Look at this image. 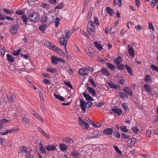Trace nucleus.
Instances as JSON below:
<instances>
[{
  "label": "nucleus",
  "instance_id": "obj_1",
  "mask_svg": "<svg viewBox=\"0 0 158 158\" xmlns=\"http://www.w3.org/2000/svg\"><path fill=\"white\" fill-rule=\"evenodd\" d=\"M87 31L88 33L92 37L95 35L96 29L95 28V24L93 21L90 20L87 24Z\"/></svg>",
  "mask_w": 158,
  "mask_h": 158
},
{
  "label": "nucleus",
  "instance_id": "obj_2",
  "mask_svg": "<svg viewBox=\"0 0 158 158\" xmlns=\"http://www.w3.org/2000/svg\"><path fill=\"white\" fill-rule=\"evenodd\" d=\"M121 58L120 56H118L113 60L114 64H115L117 68L120 70L125 69L124 65L121 63L122 62Z\"/></svg>",
  "mask_w": 158,
  "mask_h": 158
},
{
  "label": "nucleus",
  "instance_id": "obj_3",
  "mask_svg": "<svg viewBox=\"0 0 158 158\" xmlns=\"http://www.w3.org/2000/svg\"><path fill=\"white\" fill-rule=\"evenodd\" d=\"M28 18L31 21L36 22L39 20L40 17L36 12H31L28 15Z\"/></svg>",
  "mask_w": 158,
  "mask_h": 158
},
{
  "label": "nucleus",
  "instance_id": "obj_4",
  "mask_svg": "<svg viewBox=\"0 0 158 158\" xmlns=\"http://www.w3.org/2000/svg\"><path fill=\"white\" fill-rule=\"evenodd\" d=\"M65 38L64 35H62L59 38V41L61 46L64 45L65 50L67 52V45L68 40Z\"/></svg>",
  "mask_w": 158,
  "mask_h": 158
},
{
  "label": "nucleus",
  "instance_id": "obj_5",
  "mask_svg": "<svg viewBox=\"0 0 158 158\" xmlns=\"http://www.w3.org/2000/svg\"><path fill=\"white\" fill-rule=\"evenodd\" d=\"M78 121L79 123L83 128L88 130V128H89L88 123L85 120L81 118V117L78 118Z\"/></svg>",
  "mask_w": 158,
  "mask_h": 158
},
{
  "label": "nucleus",
  "instance_id": "obj_6",
  "mask_svg": "<svg viewBox=\"0 0 158 158\" xmlns=\"http://www.w3.org/2000/svg\"><path fill=\"white\" fill-rule=\"evenodd\" d=\"M19 25L18 24H14L11 25L10 27V31L11 34L13 35H16L18 29Z\"/></svg>",
  "mask_w": 158,
  "mask_h": 158
},
{
  "label": "nucleus",
  "instance_id": "obj_7",
  "mask_svg": "<svg viewBox=\"0 0 158 158\" xmlns=\"http://www.w3.org/2000/svg\"><path fill=\"white\" fill-rule=\"evenodd\" d=\"M51 60L52 63L53 64H57L58 62L59 63L65 62V61L55 56H52L51 57Z\"/></svg>",
  "mask_w": 158,
  "mask_h": 158
},
{
  "label": "nucleus",
  "instance_id": "obj_8",
  "mask_svg": "<svg viewBox=\"0 0 158 158\" xmlns=\"http://www.w3.org/2000/svg\"><path fill=\"white\" fill-rule=\"evenodd\" d=\"M137 139L135 137L129 139L127 142V144L128 146L131 148L133 147L136 143Z\"/></svg>",
  "mask_w": 158,
  "mask_h": 158
},
{
  "label": "nucleus",
  "instance_id": "obj_9",
  "mask_svg": "<svg viewBox=\"0 0 158 158\" xmlns=\"http://www.w3.org/2000/svg\"><path fill=\"white\" fill-rule=\"evenodd\" d=\"M80 106L81 107L82 111L83 112V113L85 112L86 108V103L85 101L84 100L80 98Z\"/></svg>",
  "mask_w": 158,
  "mask_h": 158
},
{
  "label": "nucleus",
  "instance_id": "obj_10",
  "mask_svg": "<svg viewBox=\"0 0 158 158\" xmlns=\"http://www.w3.org/2000/svg\"><path fill=\"white\" fill-rule=\"evenodd\" d=\"M123 90L127 95L133 96V92L131 89L128 87H125L123 88Z\"/></svg>",
  "mask_w": 158,
  "mask_h": 158
},
{
  "label": "nucleus",
  "instance_id": "obj_11",
  "mask_svg": "<svg viewBox=\"0 0 158 158\" xmlns=\"http://www.w3.org/2000/svg\"><path fill=\"white\" fill-rule=\"evenodd\" d=\"M56 146L52 144L47 145L45 146V148L48 151H53L56 149Z\"/></svg>",
  "mask_w": 158,
  "mask_h": 158
},
{
  "label": "nucleus",
  "instance_id": "obj_12",
  "mask_svg": "<svg viewBox=\"0 0 158 158\" xmlns=\"http://www.w3.org/2000/svg\"><path fill=\"white\" fill-rule=\"evenodd\" d=\"M28 148L24 146H21L18 149L17 151L18 153H26L27 152Z\"/></svg>",
  "mask_w": 158,
  "mask_h": 158
},
{
  "label": "nucleus",
  "instance_id": "obj_13",
  "mask_svg": "<svg viewBox=\"0 0 158 158\" xmlns=\"http://www.w3.org/2000/svg\"><path fill=\"white\" fill-rule=\"evenodd\" d=\"M71 155L74 158H79L81 156L78 151L76 150H74L71 152Z\"/></svg>",
  "mask_w": 158,
  "mask_h": 158
},
{
  "label": "nucleus",
  "instance_id": "obj_14",
  "mask_svg": "<svg viewBox=\"0 0 158 158\" xmlns=\"http://www.w3.org/2000/svg\"><path fill=\"white\" fill-rule=\"evenodd\" d=\"M19 130V129L18 127H14L11 129L6 131L4 133H2L1 135H6L8 133H11L13 131H18Z\"/></svg>",
  "mask_w": 158,
  "mask_h": 158
},
{
  "label": "nucleus",
  "instance_id": "obj_15",
  "mask_svg": "<svg viewBox=\"0 0 158 158\" xmlns=\"http://www.w3.org/2000/svg\"><path fill=\"white\" fill-rule=\"evenodd\" d=\"M87 89L89 92L93 97H95L96 96V93L95 90L93 88L90 87L89 86H87Z\"/></svg>",
  "mask_w": 158,
  "mask_h": 158
},
{
  "label": "nucleus",
  "instance_id": "obj_16",
  "mask_svg": "<svg viewBox=\"0 0 158 158\" xmlns=\"http://www.w3.org/2000/svg\"><path fill=\"white\" fill-rule=\"evenodd\" d=\"M22 122L24 124H27L29 121V119L28 118L27 114L23 115L21 116Z\"/></svg>",
  "mask_w": 158,
  "mask_h": 158
},
{
  "label": "nucleus",
  "instance_id": "obj_17",
  "mask_svg": "<svg viewBox=\"0 0 158 158\" xmlns=\"http://www.w3.org/2000/svg\"><path fill=\"white\" fill-rule=\"evenodd\" d=\"M63 141L67 144L72 143H73V139L69 137H67L64 138Z\"/></svg>",
  "mask_w": 158,
  "mask_h": 158
},
{
  "label": "nucleus",
  "instance_id": "obj_18",
  "mask_svg": "<svg viewBox=\"0 0 158 158\" xmlns=\"http://www.w3.org/2000/svg\"><path fill=\"white\" fill-rule=\"evenodd\" d=\"M104 134L109 135H111L113 133V130L110 128H107L105 129L103 131Z\"/></svg>",
  "mask_w": 158,
  "mask_h": 158
},
{
  "label": "nucleus",
  "instance_id": "obj_19",
  "mask_svg": "<svg viewBox=\"0 0 158 158\" xmlns=\"http://www.w3.org/2000/svg\"><path fill=\"white\" fill-rule=\"evenodd\" d=\"M59 146L60 149L62 152L65 151L68 148V146L64 143L60 144Z\"/></svg>",
  "mask_w": 158,
  "mask_h": 158
},
{
  "label": "nucleus",
  "instance_id": "obj_20",
  "mask_svg": "<svg viewBox=\"0 0 158 158\" xmlns=\"http://www.w3.org/2000/svg\"><path fill=\"white\" fill-rule=\"evenodd\" d=\"M84 97L87 101H94V99L90 95L85 92L83 93Z\"/></svg>",
  "mask_w": 158,
  "mask_h": 158
},
{
  "label": "nucleus",
  "instance_id": "obj_21",
  "mask_svg": "<svg viewBox=\"0 0 158 158\" xmlns=\"http://www.w3.org/2000/svg\"><path fill=\"white\" fill-rule=\"evenodd\" d=\"M106 67L108 69H110L111 70H114L116 69L115 66L109 63H106Z\"/></svg>",
  "mask_w": 158,
  "mask_h": 158
},
{
  "label": "nucleus",
  "instance_id": "obj_22",
  "mask_svg": "<svg viewBox=\"0 0 158 158\" xmlns=\"http://www.w3.org/2000/svg\"><path fill=\"white\" fill-rule=\"evenodd\" d=\"M152 78L150 76L147 74L145 76L144 81L147 83H150L152 81Z\"/></svg>",
  "mask_w": 158,
  "mask_h": 158
},
{
  "label": "nucleus",
  "instance_id": "obj_23",
  "mask_svg": "<svg viewBox=\"0 0 158 158\" xmlns=\"http://www.w3.org/2000/svg\"><path fill=\"white\" fill-rule=\"evenodd\" d=\"M78 73L81 76L87 75L88 73H87L86 70L84 69V68L79 69L78 71Z\"/></svg>",
  "mask_w": 158,
  "mask_h": 158
},
{
  "label": "nucleus",
  "instance_id": "obj_24",
  "mask_svg": "<svg viewBox=\"0 0 158 158\" xmlns=\"http://www.w3.org/2000/svg\"><path fill=\"white\" fill-rule=\"evenodd\" d=\"M112 110L117 114L118 115L120 116L122 114V110L121 109L118 108H114L112 109Z\"/></svg>",
  "mask_w": 158,
  "mask_h": 158
},
{
  "label": "nucleus",
  "instance_id": "obj_25",
  "mask_svg": "<svg viewBox=\"0 0 158 158\" xmlns=\"http://www.w3.org/2000/svg\"><path fill=\"white\" fill-rule=\"evenodd\" d=\"M7 60L11 63H13L14 61V57L10 54H8L6 55Z\"/></svg>",
  "mask_w": 158,
  "mask_h": 158
},
{
  "label": "nucleus",
  "instance_id": "obj_26",
  "mask_svg": "<svg viewBox=\"0 0 158 158\" xmlns=\"http://www.w3.org/2000/svg\"><path fill=\"white\" fill-rule=\"evenodd\" d=\"M65 38L68 40L71 35V34L69 33V31L68 29H66L64 32Z\"/></svg>",
  "mask_w": 158,
  "mask_h": 158
},
{
  "label": "nucleus",
  "instance_id": "obj_27",
  "mask_svg": "<svg viewBox=\"0 0 158 158\" xmlns=\"http://www.w3.org/2000/svg\"><path fill=\"white\" fill-rule=\"evenodd\" d=\"M101 72L104 75L108 76L109 75V71L106 68L102 69L101 70Z\"/></svg>",
  "mask_w": 158,
  "mask_h": 158
},
{
  "label": "nucleus",
  "instance_id": "obj_28",
  "mask_svg": "<svg viewBox=\"0 0 158 158\" xmlns=\"http://www.w3.org/2000/svg\"><path fill=\"white\" fill-rule=\"evenodd\" d=\"M128 52L130 56L133 57L135 55V52L132 48H130L128 49Z\"/></svg>",
  "mask_w": 158,
  "mask_h": 158
},
{
  "label": "nucleus",
  "instance_id": "obj_29",
  "mask_svg": "<svg viewBox=\"0 0 158 158\" xmlns=\"http://www.w3.org/2000/svg\"><path fill=\"white\" fill-rule=\"evenodd\" d=\"M99 134V131L97 130H94L92 134L93 135L90 136L91 138H95L98 137V135Z\"/></svg>",
  "mask_w": 158,
  "mask_h": 158
},
{
  "label": "nucleus",
  "instance_id": "obj_30",
  "mask_svg": "<svg viewBox=\"0 0 158 158\" xmlns=\"http://www.w3.org/2000/svg\"><path fill=\"white\" fill-rule=\"evenodd\" d=\"M118 94L119 97L123 99H127L128 98L127 95L123 93L118 92Z\"/></svg>",
  "mask_w": 158,
  "mask_h": 158
},
{
  "label": "nucleus",
  "instance_id": "obj_31",
  "mask_svg": "<svg viewBox=\"0 0 158 158\" xmlns=\"http://www.w3.org/2000/svg\"><path fill=\"white\" fill-rule=\"evenodd\" d=\"M125 67L126 70L128 73L131 75H133V73L131 68L127 64H126L124 65Z\"/></svg>",
  "mask_w": 158,
  "mask_h": 158
},
{
  "label": "nucleus",
  "instance_id": "obj_32",
  "mask_svg": "<svg viewBox=\"0 0 158 158\" xmlns=\"http://www.w3.org/2000/svg\"><path fill=\"white\" fill-rule=\"evenodd\" d=\"M106 11L111 16L113 15L115 13V12L113 10L110 8L109 7H108L106 8Z\"/></svg>",
  "mask_w": 158,
  "mask_h": 158
},
{
  "label": "nucleus",
  "instance_id": "obj_33",
  "mask_svg": "<svg viewBox=\"0 0 158 158\" xmlns=\"http://www.w3.org/2000/svg\"><path fill=\"white\" fill-rule=\"evenodd\" d=\"M54 95L56 98L58 99L60 101L64 102L66 101L65 100H66V99H64V98L62 96L56 94H54Z\"/></svg>",
  "mask_w": 158,
  "mask_h": 158
},
{
  "label": "nucleus",
  "instance_id": "obj_34",
  "mask_svg": "<svg viewBox=\"0 0 158 158\" xmlns=\"http://www.w3.org/2000/svg\"><path fill=\"white\" fill-rule=\"evenodd\" d=\"M47 71L48 72H51L52 73H54L56 72L57 70L56 68H52L50 67L48 68L47 69Z\"/></svg>",
  "mask_w": 158,
  "mask_h": 158
},
{
  "label": "nucleus",
  "instance_id": "obj_35",
  "mask_svg": "<svg viewBox=\"0 0 158 158\" xmlns=\"http://www.w3.org/2000/svg\"><path fill=\"white\" fill-rule=\"evenodd\" d=\"M94 44L95 47L100 50L101 51V49H103L102 44L98 42H95L94 43Z\"/></svg>",
  "mask_w": 158,
  "mask_h": 158
},
{
  "label": "nucleus",
  "instance_id": "obj_36",
  "mask_svg": "<svg viewBox=\"0 0 158 158\" xmlns=\"http://www.w3.org/2000/svg\"><path fill=\"white\" fill-rule=\"evenodd\" d=\"M40 6L43 8L47 10H48L49 8V5L45 3L42 2L41 3Z\"/></svg>",
  "mask_w": 158,
  "mask_h": 158
},
{
  "label": "nucleus",
  "instance_id": "obj_37",
  "mask_svg": "<svg viewBox=\"0 0 158 158\" xmlns=\"http://www.w3.org/2000/svg\"><path fill=\"white\" fill-rule=\"evenodd\" d=\"M52 50L55 51L56 52H57L58 53L60 54V53L61 52V50L60 48L57 47L56 46L54 45L52 48Z\"/></svg>",
  "mask_w": 158,
  "mask_h": 158
},
{
  "label": "nucleus",
  "instance_id": "obj_38",
  "mask_svg": "<svg viewBox=\"0 0 158 158\" xmlns=\"http://www.w3.org/2000/svg\"><path fill=\"white\" fill-rule=\"evenodd\" d=\"M21 51V48H20L18 50H14L12 52V54L14 56H17L20 54Z\"/></svg>",
  "mask_w": 158,
  "mask_h": 158
},
{
  "label": "nucleus",
  "instance_id": "obj_39",
  "mask_svg": "<svg viewBox=\"0 0 158 158\" xmlns=\"http://www.w3.org/2000/svg\"><path fill=\"white\" fill-rule=\"evenodd\" d=\"M47 25L45 24H43L39 27V30L41 31H44L47 27Z\"/></svg>",
  "mask_w": 158,
  "mask_h": 158
},
{
  "label": "nucleus",
  "instance_id": "obj_40",
  "mask_svg": "<svg viewBox=\"0 0 158 158\" xmlns=\"http://www.w3.org/2000/svg\"><path fill=\"white\" fill-rule=\"evenodd\" d=\"M48 17L47 16L45 15H43L42 16L41 18V22L42 23H44L46 22L48 19Z\"/></svg>",
  "mask_w": 158,
  "mask_h": 158
},
{
  "label": "nucleus",
  "instance_id": "obj_41",
  "mask_svg": "<svg viewBox=\"0 0 158 158\" xmlns=\"http://www.w3.org/2000/svg\"><path fill=\"white\" fill-rule=\"evenodd\" d=\"M45 44L47 47L50 48L52 49L54 45L48 41H47L45 42Z\"/></svg>",
  "mask_w": 158,
  "mask_h": 158
},
{
  "label": "nucleus",
  "instance_id": "obj_42",
  "mask_svg": "<svg viewBox=\"0 0 158 158\" xmlns=\"http://www.w3.org/2000/svg\"><path fill=\"white\" fill-rule=\"evenodd\" d=\"M8 100L11 103H13L15 102V99L13 98L11 94H9L8 96Z\"/></svg>",
  "mask_w": 158,
  "mask_h": 158
},
{
  "label": "nucleus",
  "instance_id": "obj_43",
  "mask_svg": "<svg viewBox=\"0 0 158 158\" xmlns=\"http://www.w3.org/2000/svg\"><path fill=\"white\" fill-rule=\"evenodd\" d=\"M39 147L40 150L42 153H44L46 152L45 149L43 148L42 144L41 143H40L39 144Z\"/></svg>",
  "mask_w": 158,
  "mask_h": 158
},
{
  "label": "nucleus",
  "instance_id": "obj_44",
  "mask_svg": "<svg viewBox=\"0 0 158 158\" xmlns=\"http://www.w3.org/2000/svg\"><path fill=\"white\" fill-rule=\"evenodd\" d=\"M9 121L6 120V119H3L0 120V124H7L8 123H9Z\"/></svg>",
  "mask_w": 158,
  "mask_h": 158
},
{
  "label": "nucleus",
  "instance_id": "obj_45",
  "mask_svg": "<svg viewBox=\"0 0 158 158\" xmlns=\"http://www.w3.org/2000/svg\"><path fill=\"white\" fill-rule=\"evenodd\" d=\"M3 11L6 13L7 14H13L14 12V11L12 10H10L6 9L5 8H2Z\"/></svg>",
  "mask_w": 158,
  "mask_h": 158
},
{
  "label": "nucleus",
  "instance_id": "obj_46",
  "mask_svg": "<svg viewBox=\"0 0 158 158\" xmlns=\"http://www.w3.org/2000/svg\"><path fill=\"white\" fill-rule=\"evenodd\" d=\"M115 151L118 153V154L120 155H121L122 154V152L119 149L118 146L115 145H113V147Z\"/></svg>",
  "mask_w": 158,
  "mask_h": 158
},
{
  "label": "nucleus",
  "instance_id": "obj_47",
  "mask_svg": "<svg viewBox=\"0 0 158 158\" xmlns=\"http://www.w3.org/2000/svg\"><path fill=\"white\" fill-rule=\"evenodd\" d=\"M21 19L25 23L27 24V22L28 18L26 15H23L21 16Z\"/></svg>",
  "mask_w": 158,
  "mask_h": 158
},
{
  "label": "nucleus",
  "instance_id": "obj_48",
  "mask_svg": "<svg viewBox=\"0 0 158 158\" xmlns=\"http://www.w3.org/2000/svg\"><path fill=\"white\" fill-rule=\"evenodd\" d=\"M130 133V132H128V133L122 134L121 135L123 138H128L130 137V135L129 134Z\"/></svg>",
  "mask_w": 158,
  "mask_h": 158
},
{
  "label": "nucleus",
  "instance_id": "obj_49",
  "mask_svg": "<svg viewBox=\"0 0 158 158\" xmlns=\"http://www.w3.org/2000/svg\"><path fill=\"white\" fill-rule=\"evenodd\" d=\"M113 135L116 138L118 139L120 138L121 136L120 134H119L118 132L115 131H114L113 132Z\"/></svg>",
  "mask_w": 158,
  "mask_h": 158
},
{
  "label": "nucleus",
  "instance_id": "obj_50",
  "mask_svg": "<svg viewBox=\"0 0 158 158\" xmlns=\"http://www.w3.org/2000/svg\"><path fill=\"white\" fill-rule=\"evenodd\" d=\"M84 69L86 71H89L93 72L94 71V68L92 67H89L88 66H85L84 67Z\"/></svg>",
  "mask_w": 158,
  "mask_h": 158
},
{
  "label": "nucleus",
  "instance_id": "obj_51",
  "mask_svg": "<svg viewBox=\"0 0 158 158\" xmlns=\"http://www.w3.org/2000/svg\"><path fill=\"white\" fill-rule=\"evenodd\" d=\"M122 106L123 109H124L126 112L129 111V109L127 106V103H123L122 104Z\"/></svg>",
  "mask_w": 158,
  "mask_h": 158
},
{
  "label": "nucleus",
  "instance_id": "obj_52",
  "mask_svg": "<svg viewBox=\"0 0 158 158\" xmlns=\"http://www.w3.org/2000/svg\"><path fill=\"white\" fill-rule=\"evenodd\" d=\"M120 129L123 132L128 133L129 131L128 129L127 128L126 126H121L120 127Z\"/></svg>",
  "mask_w": 158,
  "mask_h": 158
},
{
  "label": "nucleus",
  "instance_id": "obj_53",
  "mask_svg": "<svg viewBox=\"0 0 158 158\" xmlns=\"http://www.w3.org/2000/svg\"><path fill=\"white\" fill-rule=\"evenodd\" d=\"M150 67L153 71H155L158 72V67L154 64H152L150 65Z\"/></svg>",
  "mask_w": 158,
  "mask_h": 158
},
{
  "label": "nucleus",
  "instance_id": "obj_54",
  "mask_svg": "<svg viewBox=\"0 0 158 158\" xmlns=\"http://www.w3.org/2000/svg\"><path fill=\"white\" fill-rule=\"evenodd\" d=\"M64 84L68 87L70 88L71 89H73V87L69 81H64Z\"/></svg>",
  "mask_w": 158,
  "mask_h": 158
},
{
  "label": "nucleus",
  "instance_id": "obj_55",
  "mask_svg": "<svg viewBox=\"0 0 158 158\" xmlns=\"http://www.w3.org/2000/svg\"><path fill=\"white\" fill-rule=\"evenodd\" d=\"M144 87L145 89L147 92L148 93L150 90V86L147 84H145L144 85Z\"/></svg>",
  "mask_w": 158,
  "mask_h": 158
},
{
  "label": "nucleus",
  "instance_id": "obj_56",
  "mask_svg": "<svg viewBox=\"0 0 158 158\" xmlns=\"http://www.w3.org/2000/svg\"><path fill=\"white\" fill-rule=\"evenodd\" d=\"M64 7V5L63 3H60L58 4V5L55 7V9H60L63 8Z\"/></svg>",
  "mask_w": 158,
  "mask_h": 158
},
{
  "label": "nucleus",
  "instance_id": "obj_57",
  "mask_svg": "<svg viewBox=\"0 0 158 158\" xmlns=\"http://www.w3.org/2000/svg\"><path fill=\"white\" fill-rule=\"evenodd\" d=\"M89 83L94 87H95L96 86V85L95 82L92 78L89 79Z\"/></svg>",
  "mask_w": 158,
  "mask_h": 158
},
{
  "label": "nucleus",
  "instance_id": "obj_58",
  "mask_svg": "<svg viewBox=\"0 0 158 158\" xmlns=\"http://www.w3.org/2000/svg\"><path fill=\"white\" fill-rule=\"evenodd\" d=\"M60 22V19L59 18L57 17L56 18L55 21V27H57L58 26Z\"/></svg>",
  "mask_w": 158,
  "mask_h": 158
},
{
  "label": "nucleus",
  "instance_id": "obj_59",
  "mask_svg": "<svg viewBox=\"0 0 158 158\" xmlns=\"http://www.w3.org/2000/svg\"><path fill=\"white\" fill-rule=\"evenodd\" d=\"M15 13L17 15H23L25 14V12L24 11L22 10H17L15 12Z\"/></svg>",
  "mask_w": 158,
  "mask_h": 158
},
{
  "label": "nucleus",
  "instance_id": "obj_60",
  "mask_svg": "<svg viewBox=\"0 0 158 158\" xmlns=\"http://www.w3.org/2000/svg\"><path fill=\"white\" fill-rule=\"evenodd\" d=\"M131 130H132L135 133H137L138 131H139V129L136 127H133L131 128Z\"/></svg>",
  "mask_w": 158,
  "mask_h": 158
},
{
  "label": "nucleus",
  "instance_id": "obj_61",
  "mask_svg": "<svg viewBox=\"0 0 158 158\" xmlns=\"http://www.w3.org/2000/svg\"><path fill=\"white\" fill-rule=\"evenodd\" d=\"M5 129L4 127L3 124H0V133L1 135L2 134V133H4L3 132L5 131Z\"/></svg>",
  "mask_w": 158,
  "mask_h": 158
},
{
  "label": "nucleus",
  "instance_id": "obj_62",
  "mask_svg": "<svg viewBox=\"0 0 158 158\" xmlns=\"http://www.w3.org/2000/svg\"><path fill=\"white\" fill-rule=\"evenodd\" d=\"M3 48L0 49V55L2 56H3L5 55V51L3 48Z\"/></svg>",
  "mask_w": 158,
  "mask_h": 158
},
{
  "label": "nucleus",
  "instance_id": "obj_63",
  "mask_svg": "<svg viewBox=\"0 0 158 158\" xmlns=\"http://www.w3.org/2000/svg\"><path fill=\"white\" fill-rule=\"evenodd\" d=\"M156 91H154L153 89H151L149 92L148 93V94L149 95H154L156 94Z\"/></svg>",
  "mask_w": 158,
  "mask_h": 158
},
{
  "label": "nucleus",
  "instance_id": "obj_64",
  "mask_svg": "<svg viewBox=\"0 0 158 158\" xmlns=\"http://www.w3.org/2000/svg\"><path fill=\"white\" fill-rule=\"evenodd\" d=\"M96 59L98 61L103 63H105L106 62L105 60L103 58L101 57H97L96 58Z\"/></svg>",
  "mask_w": 158,
  "mask_h": 158
}]
</instances>
